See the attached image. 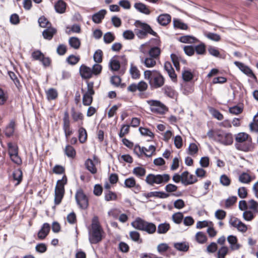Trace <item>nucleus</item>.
<instances>
[{"instance_id":"nucleus-62","label":"nucleus","mask_w":258,"mask_h":258,"mask_svg":"<svg viewBox=\"0 0 258 258\" xmlns=\"http://www.w3.org/2000/svg\"><path fill=\"white\" fill-rule=\"evenodd\" d=\"M63 127L64 129H68L70 127V121L69 119V114L68 111L64 113L63 118Z\"/></svg>"},{"instance_id":"nucleus-19","label":"nucleus","mask_w":258,"mask_h":258,"mask_svg":"<svg viewBox=\"0 0 258 258\" xmlns=\"http://www.w3.org/2000/svg\"><path fill=\"white\" fill-rule=\"evenodd\" d=\"M161 51L159 47L153 46L151 47L148 51L149 56L156 59H159Z\"/></svg>"},{"instance_id":"nucleus-24","label":"nucleus","mask_w":258,"mask_h":258,"mask_svg":"<svg viewBox=\"0 0 258 258\" xmlns=\"http://www.w3.org/2000/svg\"><path fill=\"white\" fill-rule=\"evenodd\" d=\"M56 12L59 14L65 12L66 9V4L62 0H59L54 5Z\"/></svg>"},{"instance_id":"nucleus-34","label":"nucleus","mask_w":258,"mask_h":258,"mask_svg":"<svg viewBox=\"0 0 258 258\" xmlns=\"http://www.w3.org/2000/svg\"><path fill=\"white\" fill-rule=\"evenodd\" d=\"M130 236L131 239L139 244L143 242L142 239L140 238V233L136 231H131L130 233Z\"/></svg>"},{"instance_id":"nucleus-10","label":"nucleus","mask_w":258,"mask_h":258,"mask_svg":"<svg viewBox=\"0 0 258 258\" xmlns=\"http://www.w3.org/2000/svg\"><path fill=\"white\" fill-rule=\"evenodd\" d=\"M234 64L243 72L244 74L248 77L253 78L255 81H257V78L255 75L252 72V70L247 66H245L242 62L239 61H235Z\"/></svg>"},{"instance_id":"nucleus-25","label":"nucleus","mask_w":258,"mask_h":258,"mask_svg":"<svg viewBox=\"0 0 258 258\" xmlns=\"http://www.w3.org/2000/svg\"><path fill=\"white\" fill-rule=\"evenodd\" d=\"M174 247L177 250L183 252H186L189 249V245L186 242L175 243Z\"/></svg>"},{"instance_id":"nucleus-44","label":"nucleus","mask_w":258,"mask_h":258,"mask_svg":"<svg viewBox=\"0 0 258 258\" xmlns=\"http://www.w3.org/2000/svg\"><path fill=\"white\" fill-rule=\"evenodd\" d=\"M197 241L200 243H204L207 241V237L205 234L203 232H198L196 235Z\"/></svg>"},{"instance_id":"nucleus-1","label":"nucleus","mask_w":258,"mask_h":258,"mask_svg":"<svg viewBox=\"0 0 258 258\" xmlns=\"http://www.w3.org/2000/svg\"><path fill=\"white\" fill-rule=\"evenodd\" d=\"M104 231L99 223L97 216H94L89 228L88 239L91 244H95L101 242L103 237Z\"/></svg>"},{"instance_id":"nucleus-11","label":"nucleus","mask_w":258,"mask_h":258,"mask_svg":"<svg viewBox=\"0 0 258 258\" xmlns=\"http://www.w3.org/2000/svg\"><path fill=\"white\" fill-rule=\"evenodd\" d=\"M182 177L181 183L184 185L192 184L198 181L197 178L187 171L182 173Z\"/></svg>"},{"instance_id":"nucleus-36","label":"nucleus","mask_w":258,"mask_h":258,"mask_svg":"<svg viewBox=\"0 0 258 258\" xmlns=\"http://www.w3.org/2000/svg\"><path fill=\"white\" fill-rule=\"evenodd\" d=\"M124 186L126 188H132L136 186V181L134 177H131L124 180Z\"/></svg>"},{"instance_id":"nucleus-16","label":"nucleus","mask_w":258,"mask_h":258,"mask_svg":"<svg viewBox=\"0 0 258 258\" xmlns=\"http://www.w3.org/2000/svg\"><path fill=\"white\" fill-rule=\"evenodd\" d=\"M106 14V11L102 9L98 12L93 15L92 17V21L96 24H99L101 22L102 20L104 19Z\"/></svg>"},{"instance_id":"nucleus-35","label":"nucleus","mask_w":258,"mask_h":258,"mask_svg":"<svg viewBox=\"0 0 258 258\" xmlns=\"http://www.w3.org/2000/svg\"><path fill=\"white\" fill-rule=\"evenodd\" d=\"M130 73L133 79H137L139 78L140 76V71L137 67L134 66L133 64L131 66Z\"/></svg>"},{"instance_id":"nucleus-47","label":"nucleus","mask_w":258,"mask_h":258,"mask_svg":"<svg viewBox=\"0 0 258 258\" xmlns=\"http://www.w3.org/2000/svg\"><path fill=\"white\" fill-rule=\"evenodd\" d=\"M103 52L100 49L97 50L93 55L94 60L97 63H100L102 61Z\"/></svg>"},{"instance_id":"nucleus-45","label":"nucleus","mask_w":258,"mask_h":258,"mask_svg":"<svg viewBox=\"0 0 258 258\" xmlns=\"http://www.w3.org/2000/svg\"><path fill=\"white\" fill-rule=\"evenodd\" d=\"M72 116L74 121L79 120H83V115L81 112H76L74 108H72L71 110Z\"/></svg>"},{"instance_id":"nucleus-23","label":"nucleus","mask_w":258,"mask_h":258,"mask_svg":"<svg viewBox=\"0 0 258 258\" xmlns=\"http://www.w3.org/2000/svg\"><path fill=\"white\" fill-rule=\"evenodd\" d=\"M85 166L86 168L92 174H95L97 173V168L92 159L90 158L87 159L85 161Z\"/></svg>"},{"instance_id":"nucleus-14","label":"nucleus","mask_w":258,"mask_h":258,"mask_svg":"<svg viewBox=\"0 0 258 258\" xmlns=\"http://www.w3.org/2000/svg\"><path fill=\"white\" fill-rule=\"evenodd\" d=\"M80 73L82 78L85 79H90L93 75L92 69L84 64L80 68Z\"/></svg>"},{"instance_id":"nucleus-27","label":"nucleus","mask_w":258,"mask_h":258,"mask_svg":"<svg viewBox=\"0 0 258 258\" xmlns=\"http://www.w3.org/2000/svg\"><path fill=\"white\" fill-rule=\"evenodd\" d=\"M156 230V226L154 223L147 222L142 231L151 234L154 233Z\"/></svg>"},{"instance_id":"nucleus-52","label":"nucleus","mask_w":258,"mask_h":258,"mask_svg":"<svg viewBox=\"0 0 258 258\" xmlns=\"http://www.w3.org/2000/svg\"><path fill=\"white\" fill-rule=\"evenodd\" d=\"M183 80L185 82H189L194 77L193 74L189 71H184L182 73Z\"/></svg>"},{"instance_id":"nucleus-26","label":"nucleus","mask_w":258,"mask_h":258,"mask_svg":"<svg viewBox=\"0 0 258 258\" xmlns=\"http://www.w3.org/2000/svg\"><path fill=\"white\" fill-rule=\"evenodd\" d=\"M179 41L184 43H194L198 41V39L190 35H184L181 36L178 39Z\"/></svg>"},{"instance_id":"nucleus-15","label":"nucleus","mask_w":258,"mask_h":258,"mask_svg":"<svg viewBox=\"0 0 258 258\" xmlns=\"http://www.w3.org/2000/svg\"><path fill=\"white\" fill-rule=\"evenodd\" d=\"M134 8L139 12L148 15L151 13L149 7L145 4L139 2L134 4Z\"/></svg>"},{"instance_id":"nucleus-42","label":"nucleus","mask_w":258,"mask_h":258,"mask_svg":"<svg viewBox=\"0 0 258 258\" xmlns=\"http://www.w3.org/2000/svg\"><path fill=\"white\" fill-rule=\"evenodd\" d=\"M183 218V215L181 212H177L173 214L172 219L173 222L176 224H180L181 223Z\"/></svg>"},{"instance_id":"nucleus-58","label":"nucleus","mask_w":258,"mask_h":258,"mask_svg":"<svg viewBox=\"0 0 258 258\" xmlns=\"http://www.w3.org/2000/svg\"><path fill=\"white\" fill-rule=\"evenodd\" d=\"M169 246L165 243H162L159 244L157 247V251L161 254H163V253L166 251L169 248Z\"/></svg>"},{"instance_id":"nucleus-22","label":"nucleus","mask_w":258,"mask_h":258,"mask_svg":"<svg viewBox=\"0 0 258 258\" xmlns=\"http://www.w3.org/2000/svg\"><path fill=\"white\" fill-rule=\"evenodd\" d=\"M158 22L161 25L165 26L171 21V16L169 14H161L157 18Z\"/></svg>"},{"instance_id":"nucleus-6","label":"nucleus","mask_w":258,"mask_h":258,"mask_svg":"<svg viewBox=\"0 0 258 258\" xmlns=\"http://www.w3.org/2000/svg\"><path fill=\"white\" fill-rule=\"evenodd\" d=\"M170 175L168 174H149L146 178L145 181L150 185L155 184H159L168 182L170 180Z\"/></svg>"},{"instance_id":"nucleus-12","label":"nucleus","mask_w":258,"mask_h":258,"mask_svg":"<svg viewBox=\"0 0 258 258\" xmlns=\"http://www.w3.org/2000/svg\"><path fill=\"white\" fill-rule=\"evenodd\" d=\"M218 137L219 142L224 145H229L233 143V138L231 134H219L218 135Z\"/></svg>"},{"instance_id":"nucleus-38","label":"nucleus","mask_w":258,"mask_h":258,"mask_svg":"<svg viewBox=\"0 0 258 258\" xmlns=\"http://www.w3.org/2000/svg\"><path fill=\"white\" fill-rule=\"evenodd\" d=\"M104 195V199L106 201H114L117 198L116 194L109 190L105 191Z\"/></svg>"},{"instance_id":"nucleus-4","label":"nucleus","mask_w":258,"mask_h":258,"mask_svg":"<svg viewBox=\"0 0 258 258\" xmlns=\"http://www.w3.org/2000/svg\"><path fill=\"white\" fill-rule=\"evenodd\" d=\"M134 25L136 27L135 32L140 39L145 38L148 34L155 36L157 35V33L153 31L150 26L147 23L142 22L140 20H136Z\"/></svg>"},{"instance_id":"nucleus-57","label":"nucleus","mask_w":258,"mask_h":258,"mask_svg":"<svg viewBox=\"0 0 258 258\" xmlns=\"http://www.w3.org/2000/svg\"><path fill=\"white\" fill-rule=\"evenodd\" d=\"M80 60V57L74 55H70L67 59V62L72 65L77 64Z\"/></svg>"},{"instance_id":"nucleus-49","label":"nucleus","mask_w":258,"mask_h":258,"mask_svg":"<svg viewBox=\"0 0 258 258\" xmlns=\"http://www.w3.org/2000/svg\"><path fill=\"white\" fill-rule=\"evenodd\" d=\"M220 182L225 186H228L230 184L231 180L226 174L222 175L220 177Z\"/></svg>"},{"instance_id":"nucleus-48","label":"nucleus","mask_w":258,"mask_h":258,"mask_svg":"<svg viewBox=\"0 0 258 258\" xmlns=\"http://www.w3.org/2000/svg\"><path fill=\"white\" fill-rule=\"evenodd\" d=\"M145 151H147L145 147H141L139 145H136L134 147V152L139 157L144 154Z\"/></svg>"},{"instance_id":"nucleus-8","label":"nucleus","mask_w":258,"mask_h":258,"mask_svg":"<svg viewBox=\"0 0 258 258\" xmlns=\"http://www.w3.org/2000/svg\"><path fill=\"white\" fill-rule=\"evenodd\" d=\"M75 200L80 208L86 209L89 205L88 199L81 188L77 190L75 194Z\"/></svg>"},{"instance_id":"nucleus-39","label":"nucleus","mask_w":258,"mask_h":258,"mask_svg":"<svg viewBox=\"0 0 258 258\" xmlns=\"http://www.w3.org/2000/svg\"><path fill=\"white\" fill-rule=\"evenodd\" d=\"M162 90L164 94L169 97L172 98H174L175 95V91L172 87L166 86L162 89Z\"/></svg>"},{"instance_id":"nucleus-41","label":"nucleus","mask_w":258,"mask_h":258,"mask_svg":"<svg viewBox=\"0 0 258 258\" xmlns=\"http://www.w3.org/2000/svg\"><path fill=\"white\" fill-rule=\"evenodd\" d=\"M146 169L141 167H137L134 168L133 173L138 177H142L145 175Z\"/></svg>"},{"instance_id":"nucleus-33","label":"nucleus","mask_w":258,"mask_h":258,"mask_svg":"<svg viewBox=\"0 0 258 258\" xmlns=\"http://www.w3.org/2000/svg\"><path fill=\"white\" fill-rule=\"evenodd\" d=\"M109 67L112 71H117L120 67L119 60L112 58L109 62Z\"/></svg>"},{"instance_id":"nucleus-30","label":"nucleus","mask_w":258,"mask_h":258,"mask_svg":"<svg viewBox=\"0 0 258 258\" xmlns=\"http://www.w3.org/2000/svg\"><path fill=\"white\" fill-rule=\"evenodd\" d=\"M47 99L48 100L55 99L58 96L57 90L54 88H50L46 91Z\"/></svg>"},{"instance_id":"nucleus-5","label":"nucleus","mask_w":258,"mask_h":258,"mask_svg":"<svg viewBox=\"0 0 258 258\" xmlns=\"http://www.w3.org/2000/svg\"><path fill=\"white\" fill-rule=\"evenodd\" d=\"M68 179L66 175H63L61 179L58 180L54 189V204L58 205L60 204L64 195V185L67 183Z\"/></svg>"},{"instance_id":"nucleus-55","label":"nucleus","mask_w":258,"mask_h":258,"mask_svg":"<svg viewBox=\"0 0 258 258\" xmlns=\"http://www.w3.org/2000/svg\"><path fill=\"white\" fill-rule=\"evenodd\" d=\"M228 251V248L227 247H221L218 251L217 258H225V256L227 254Z\"/></svg>"},{"instance_id":"nucleus-59","label":"nucleus","mask_w":258,"mask_h":258,"mask_svg":"<svg viewBox=\"0 0 258 258\" xmlns=\"http://www.w3.org/2000/svg\"><path fill=\"white\" fill-rule=\"evenodd\" d=\"M171 58L172 61V62L175 67L176 70L179 71L180 70V65L178 57L175 54H171Z\"/></svg>"},{"instance_id":"nucleus-7","label":"nucleus","mask_w":258,"mask_h":258,"mask_svg":"<svg viewBox=\"0 0 258 258\" xmlns=\"http://www.w3.org/2000/svg\"><path fill=\"white\" fill-rule=\"evenodd\" d=\"M146 102L149 106L150 111L154 113L163 115L168 111V107L159 100H148Z\"/></svg>"},{"instance_id":"nucleus-9","label":"nucleus","mask_w":258,"mask_h":258,"mask_svg":"<svg viewBox=\"0 0 258 258\" xmlns=\"http://www.w3.org/2000/svg\"><path fill=\"white\" fill-rule=\"evenodd\" d=\"M93 87L94 83L93 82L87 83V91L83 97V104L85 106H89L93 101V95L95 93Z\"/></svg>"},{"instance_id":"nucleus-29","label":"nucleus","mask_w":258,"mask_h":258,"mask_svg":"<svg viewBox=\"0 0 258 258\" xmlns=\"http://www.w3.org/2000/svg\"><path fill=\"white\" fill-rule=\"evenodd\" d=\"M70 45L75 49H78L81 45L80 39L76 37H72L69 40Z\"/></svg>"},{"instance_id":"nucleus-21","label":"nucleus","mask_w":258,"mask_h":258,"mask_svg":"<svg viewBox=\"0 0 258 258\" xmlns=\"http://www.w3.org/2000/svg\"><path fill=\"white\" fill-rule=\"evenodd\" d=\"M56 32V30L55 28L48 27L43 31L42 35L44 39L51 40Z\"/></svg>"},{"instance_id":"nucleus-64","label":"nucleus","mask_w":258,"mask_h":258,"mask_svg":"<svg viewBox=\"0 0 258 258\" xmlns=\"http://www.w3.org/2000/svg\"><path fill=\"white\" fill-rule=\"evenodd\" d=\"M250 129H258V113L253 117V122L249 124Z\"/></svg>"},{"instance_id":"nucleus-43","label":"nucleus","mask_w":258,"mask_h":258,"mask_svg":"<svg viewBox=\"0 0 258 258\" xmlns=\"http://www.w3.org/2000/svg\"><path fill=\"white\" fill-rule=\"evenodd\" d=\"M8 147L9 155L18 153V147L17 145L12 143H9L8 144Z\"/></svg>"},{"instance_id":"nucleus-54","label":"nucleus","mask_w":258,"mask_h":258,"mask_svg":"<svg viewBox=\"0 0 258 258\" xmlns=\"http://www.w3.org/2000/svg\"><path fill=\"white\" fill-rule=\"evenodd\" d=\"M173 24L174 27L177 28H179L182 30H186L187 29V25L183 23L179 20H174Z\"/></svg>"},{"instance_id":"nucleus-61","label":"nucleus","mask_w":258,"mask_h":258,"mask_svg":"<svg viewBox=\"0 0 258 258\" xmlns=\"http://www.w3.org/2000/svg\"><path fill=\"white\" fill-rule=\"evenodd\" d=\"M35 249L39 253H44L47 250V246L43 243H38L36 245Z\"/></svg>"},{"instance_id":"nucleus-18","label":"nucleus","mask_w":258,"mask_h":258,"mask_svg":"<svg viewBox=\"0 0 258 258\" xmlns=\"http://www.w3.org/2000/svg\"><path fill=\"white\" fill-rule=\"evenodd\" d=\"M146 222L147 221L142 218L137 217L136 218L135 220L131 223V225L135 229L142 231Z\"/></svg>"},{"instance_id":"nucleus-3","label":"nucleus","mask_w":258,"mask_h":258,"mask_svg":"<svg viewBox=\"0 0 258 258\" xmlns=\"http://www.w3.org/2000/svg\"><path fill=\"white\" fill-rule=\"evenodd\" d=\"M145 79L149 81L151 88L157 89L163 86L165 79L160 72L157 71L146 70L144 73Z\"/></svg>"},{"instance_id":"nucleus-53","label":"nucleus","mask_w":258,"mask_h":258,"mask_svg":"<svg viewBox=\"0 0 258 258\" xmlns=\"http://www.w3.org/2000/svg\"><path fill=\"white\" fill-rule=\"evenodd\" d=\"M188 153L189 155L193 156L196 154L198 152V147L195 143L190 144L188 148Z\"/></svg>"},{"instance_id":"nucleus-60","label":"nucleus","mask_w":258,"mask_h":258,"mask_svg":"<svg viewBox=\"0 0 258 258\" xmlns=\"http://www.w3.org/2000/svg\"><path fill=\"white\" fill-rule=\"evenodd\" d=\"M52 171L56 174H62L64 173L65 169L62 166L56 165L53 167Z\"/></svg>"},{"instance_id":"nucleus-2","label":"nucleus","mask_w":258,"mask_h":258,"mask_svg":"<svg viewBox=\"0 0 258 258\" xmlns=\"http://www.w3.org/2000/svg\"><path fill=\"white\" fill-rule=\"evenodd\" d=\"M235 148L239 151L249 152L253 149L251 137L246 133L241 132L235 135Z\"/></svg>"},{"instance_id":"nucleus-20","label":"nucleus","mask_w":258,"mask_h":258,"mask_svg":"<svg viewBox=\"0 0 258 258\" xmlns=\"http://www.w3.org/2000/svg\"><path fill=\"white\" fill-rule=\"evenodd\" d=\"M227 241L230 244L232 250H237L239 248L240 245L237 243V238L235 236L231 235L228 236Z\"/></svg>"},{"instance_id":"nucleus-32","label":"nucleus","mask_w":258,"mask_h":258,"mask_svg":"<svg viewBox=\"0 0 258 258\" xmlns=\"http://www.w3.org/2000/svg\"><path fill=\"white\" fill-rule=\"evenodd\" d=\"M13 177L14 180L17 181L16 185L20 184L22 180V171L20 169H15L13 173Z\"/></svg>"},{"instance_id":"nucleus-37","label":"nucleus","mask_w":258,"mask_h":258,"mask_svg":"<svg viewBox=\"0 0 258 258\" xmlns=\"http://www.w3.org/2000/svg\"><path fill=\"white\" fill-rule=\"evenodd\" d=\"M64 152L66 155L69 157L74 158L76 155L75 150L72 146L69 145L66 146Z\"/></svg>"},{"instance_id":"nucleus-28","label":"nucleus","mask_w":258,"mask_h":258,"mask_svg":"<svg viewBox=\"0 0 258 258\" xmlns=\"http://www.w3.org/2000/svg\"><path fill=\"white\" fill-rule=\"evenodd\" d=\"M251 175L248 173L243 172L238 176V180L242 183L249 184L250 182Z\"/></svg>"},{"instance_id":"nucleus-17","label":"nucleus","mask_w":258,"mask_h":258,"mask_svg":"<svg viewBox=\"0 0 258 258\" xmlns=\"http://www.w3.org/2000/svg\"><path fill=\"white\" fill-rule=\"evenodd\" d=\"M141 62L147 68H153L156 65V59L149 56L146 58L141 57Z\"/></svg>"},{"instance_id":"nucleus-13","label":"nucleus","mask_w":258,"mask_h":258,"mask_svg":"<svg viewBox=\"0 0 258 258\" xmlns=\"http://www.w3.org/2000/svg\"><path fill=\"white\" fill-rule=\"evenodd\" d=\"M50 229V225L47 223H44L38 232V239L40 240L44 239L48 234Z\"/></svg>"},{"instance_id":"nucleus-63","label":"nucleus","mask_w":258,"mask_h":258,"mask_svg":"<svg viewBox=\"0 0 258 258\" xmlns=\"http://www.w3.org/2000/svg\"><path fill=\"white\" fill-rule=\"evenodd\" d=\"M238 195L241 199L245 198L247 196V190L246 187L242 186L238 189Z\"/></svg>"},{"instance_id":"nucleus-40","label":"nucleus","mask_w":258,"mask_h":258,"mask_svg":"<svg viewBox=\"0 0 258 258\" xmlns=\"http://www.w3.org/2000/svg\"><path fill=\"white\" fill-rule=\"evenodd\" d=\"M115 39V36L110 32L106 33L103 36L104 42L106 43H110Z\"/></svg>"},{"instance_id":"nucleus-50","label":"nucleus","mask_w":258,"mask_h":258,"mask_svg":"<svg viewBox=\"0 0 258 258\" xmlns=\"http://www.w3.org/2000/svg\"><path fill=\"white\" fill-rule=\"evenodd\" d=\"M248 208L254 212H258V202L253 199H251L248 202Z\"/></svg>"},{"instance_id":"nucleus-56","label":"nucleus","mask_w":258,"mask_h":258,"mask_svg":"<svg viewBox=\"0 0 258 258\" xmlns=\"http://www.w3.org/2000/svg\"><path fill=\"white\" fill-rule=\"evenodd\" d=\"M39 26L42 28L48 27L50 23L44 16L41 17L38 19Z\"/></svg>"},{"instance_id":"nucleus-46","label":"nucleus","mask_w":258,"mask_h":258,"mask_svg":"<svg viewBox=\"0 0 258 258\" xmlns=\"http://www.w3.org/2000/svg\"><path fill=\"white\" fill-rule=\"evenodd\" d=\"M195 52L198 54L204 55L206 53V46L204 43H201L195 46Z\"/></svg>"},{"instance_id":"nucleus-31","label":"nucleus","mask_w":258,"mask_h":258,"mask_svg":"<svg viewBox=\"0 0 258 258\" xmlns=\"http://www.w3.org/2000/svg\"><path fill=\"white\" fill-rule=\"evenodd\" d=\"M170 224L167 223L160 224L157 227V233L159 234H165L169 230Z\"/></svg>"},{"instance_id":"nucleus-51","label":"nucleus","mask_w":258,"mask_h":258,"mask_svg":"<svg viewBox=\"0 0 258 258\" xmlns=\"http://www.w3.org/2000/svg\"><path fill=\"white\" fill-rule=\"evenodd\" d=\"M210 112L212 116L219 120H221L223 119V115L217 109L211 108L210 109Z\"/></svg>"}]
</instances>
